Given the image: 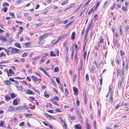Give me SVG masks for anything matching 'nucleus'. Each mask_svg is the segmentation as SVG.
I'll list each match as a JSON object with an SVG mask.
<instances>
[{
  "label": "nucleus",
  "instance_id": "1",
  "mask_svg": "<svg viewBox=\"0 0 129 129\" xmlns=\"http://www.w3.org/2000/svg\"><path fill=\"white\" fill-rule=\"evenodd\" d=\"M19 49L15 48H13L11 50L10 53L11 55L14 54L15 53L17 54L18 53V52H19Z\"/></svg>",
  "mask_w": 129,
  "mask_h": 129
},
{
  "label": "nucleus",
  "instance_id": "2",
  "mask_svg": "<svg viewBox=\"0 0 129 129\" xmlns=\"http://www.w3.org/2000/svg\"><path fill=\"white\" fill-rule=\"evenodd\" d=\"M49 35V34H45L43 35L40 36L39 38V39L40 40H42L47 37Z\"/></svg>",
  "mask_w": 129,
  "mask_h": 129
},
{
  "label": "nucleus",
  "instance_id": "3",
  "mask_svg": "<svg viewBox=\"0 0 129 129\" xmlns=\"http://www.w3.org/2000/svg\"><path fill=\"white\" fill-rule=\"evenodd\" d=\"M45 116L46 118H48V119L50 120L52 119L54 120H55V119L54 118H53L52 116L49 115L48 114L46 113H45Z\"/></svg>",
  "mask_w": 129,
  "mask_h": 129
},
{
  "label": "nucleus",
  "instance_id": "4",
  "mask_svg": "<svg viewBox=\"0 0 129 129\" xmlns=\"http://www.w3.org/2000/svg\"><path fill=\"white\" fill-rule=\"evenodd\" d=\"M73 89L74 92V94L76 95H78V92L77 88H76L75 87H73Z\"/></svg>",
  "mask_w": 129,
  "mask_h": 129
},
{
  "label": "nucleus",
  "instance_id": "5",
  "mask_svg": "<svg viewBox=\"0 0 129 129\" xmlns=\"http://www.w3.org/2000/svg\"><path fill=\"white\" fill-rule=\"evenodd\" d=\"M31 79L33 81H35L36 83V82L38 81V79L36 76H32L31 77Z\"/></svg>",
  "mask_w": 129,
  "mask_h": 129
},
{
  "label": "nucleus",
  "instance_id": "6",
  "mask_svg": "<svg viewBox=\"0 0 129 129\" xmlns=\"http://www.w3.org/2000/svg\"><path fill=\"white\" fill-rule=\"evenodd\" d=\"M9 110L11 111L15 112V108L14 107L10 106L9 108Z\"/></svg>",
  "mask_w": 129,
  "mask_h": 129
},
{
  "label": "nucleus",
  "instance_id": "7",
  "mask_svg": "<svg viewBox=\"0 0 129 129\" xmlns=\"http://www.w3.org/2000/svg\"><path fill=\"white\" fill-rule=\"evenodd\" d=\"M8 44L9 45L11 44L13 42V40L11 38H9L8 39Z\"/></svg>",
  "mask_w": 129,
  "mask_h": 129
},
{
  "label": "nucleus",
  "instance_id": "8",
  "mask_svg": "<svg viewBox=\"0 0 129 129\" xmlns=\"http://www.w3.org/2000/svg\"><path fill=\"white\" fill-rule=\"evenodd\" d=\"M27 93L29 94H34L33 91L30 89L28 90L27 91Z\"/></svg>",
  "mask_w": 129,
  "mask_h": 129
},
{
  "label": "nucleus",
  "instance_id": "9",
  "mask_svg": "<svg viewBox=\"0 0 129 129\" xmlns=\"http://www.w3.org/2000/svg\"><path fill=\"white\" fill-rule=\"evenodd\" d=\"M13 104L14 105H16L18 104L17 100L16 99H15L14 100Z\"/></svg>",
  "mask_w": 129,
  "mask_h": 129
},
{
  "label": "nucleus",
  "instance_id": "10",
  "mask_svg": "<svg viewBox=\"0 0 129 129\" xmlns=\"http://www.w3.org/2000/svg\"><path fill=\"white\" fill-rule=\"evenodd\" d=\"M0 40L1 41H3L4 42H6L7 40L6 38L4 36L1 37Z\"/></svg>",
  "mask_w": 129,
  "mask_h": 129
},
{
  "label": "nucleus",
  "instance_id": "11",
  "mask_svg": "<svg viewBox=\"0 0 129 129\" xmlns=\"http://www.w3.org/2000/svg\"><path fill=\"white\" fill-rule=\"evenodd\" d=\"M25 116L27 117H30V116H31L33 115L32 114H28L27 113H25L24 114Z\"/></svg>",
  "mask_w": 129,
  "mask_h": 129
},
{
  "label": "nucleus",
  "instance_id": "12",
  "mask_svg": "<svg viewBox=\"0 0 129 129\" xmlns=\"http://www.w3.org/2000/svg\"><path fill=\"white\" fill-rule=\"evenodd\" d=\"M78 58L77 57V53H76L75 55L74 59V61L75 62V63H77L78 61Z\"/></svg>",
  "mask_w": 129,
  "mask_h": 129
},
{
  "label": "nucleus",
  "instance_id": "13",
  "mask_svg": "<svg viewBox=\"0 0 129 129\" xmlns=\"http://www.w3.org/2000/svg\"><path fill=\"white\" fill-rule=\"evenodd\" d=\"M74 127L76 129H82L79 126V124H77L74 126Z\"/></svg>",
  "mask_w": 129,
  "mask_h": 129
},
{
  "label": "nucleus",
  "instance_id": "14",
  "mask_svg": "<svg viewBox=\"0 0 129 129\" xmlns=\"http://www.w3.org/2000/svg\"><path fill=\"white\" fill-rule=\"evenodd\" d=\"M75 33L74 32H73L72 34L71 37L73 40H74L75 37Z\"/></svg>",
  "mask_w": 129,
  "mask_h": 129
},
{
  "label": "nucleus",
  "instance_id": "15",
  "mask_svg": "<svg viewBox=\"0 0 129 129\" xmlns=\"http://www.w3.org/2000/svg\"><path fill=\"white\" fill-rule=\"evenodd\" d=\"M4 83L6 85H9L11 83V82L10 80H6V82H4Z\"/></svg>",
  "mask_w": 129,
  "mask_h": 129
},
{
  "label": "nucleus",
  "instance_id": "16",
  "mask_svg": "<svg viewBox=\"0 0 129 129\" xmlns=\"http://www.w3.org/2000/svg\"><path fill=\"white\" fill-rule=\"evenodd\" d=\"M11 98L10 96H8L7 95L5 96V100L7 101L8 102L9 100H11Z\"/></svg>",
  "mask_w": 129,
  "mask_h": 129
},
{
  "label": "nucleus",
  "instance_id": "17",
  "mask_svg": "<svg viewBox=\"0 0 129 129\" xmlns=\"http://www.w3.org/2000/svg\"><path fill=\"white\" fill-rule=\"evenodd\" d=\"M22 108V107L21 106H19L15 108V111H18L20 110Z\"/></svg>",
  "mask_w": 129,
  "mask_h": 129
},
{
  "label": "nucleus",
  "instance_id": "18",
  "mask_svg": "<svg viewBox=\"0 0 129 129\" xmlns=\"http://www.w3.org/2000/svg\"><path fill=\"white\" fill-rule=\"evenodd\" d=\"M94 8H95L94 6H93L92 7V8H91V9L88 12V15L90 14L91 13L93 10H94Z\"/></svg>",
  "mask_w": 129,
  "mask_h": 129
},
{
  "label": "nucleus",
  "instance_id": "19",
  "mask_svg": "<svg viewBox=\"0 0 129 129\" xmlns=\"http://www.w3.org/2000/svg\"><path fill=\"white\" fill-rule=\"evenodd\" d=\"M14 46L19 48H21V46L20 44L18 43H15Z\"/></svg>",
  "mask_w": 129,
  "mask_h": 129
},
{
  "label": "nucleus",
  "instance_id": "20",
  "mask_svg": "<svg viewBox=\"0 0 129 129\" xmlns=\"http://www.w3.org/2000/svg\"><path fill=\"white\" fill-rule=\"evenodd\" d=\"M89 29V28H88L86 30V33L85 34V36L84 38V39H85L86 37H87Z\"/></svg>",
  "mask_w": 129,
  "mask_h": 129
},
{
  "label": "nucleus",
  "instance_id": "21",
  "mask_svg": "<svg viewBox=\"0 0 129 129\" xmlns=\"http://www.w3.org/2000/svg\"><path fill=\"white\" fill-rule=\"evenodd\" d=\"M44 43V41L42 40H40L39 43V44L40 45H43Z\"/></svg>",
  "mask_w": 129,
  "mask_h": 129
},
{
  "label": "nucleus",
  "instance_id": "22",
  "mask_svg": "<svg viewBox=\"0 0 129 129\" xmlns=\"http://www.w3.org/2000/svg\"><path fill=\"white\" fill-rule=\"evenodd\" d=\"M9 15L11 16L12 17L14 18H15V16L14 14V13L13 12V13H9Z\"/></svg>",
  "mask_w": 129,
  "mask_h": 129
},
{
  "label": "nucleus",
  "instance_id": "23",
  "mask_svg": "<svg viewBox=\"0 0 129 129\" xmlns=\"http://www.w3.org/2000/svg\"><path fill=\"white\" fill-rule=\"evenodd\" d=\"M30 44V43L27 42L24 44V46L26 47H28Z\"/></svg>",
  "mask_w": 129,
  "mask_h": 129
},
{
  "label": "nucleus",
  "instance_id": "24",
  "mask_svg": "<svg viewBox=\"0 0 129 129\" xmlns=\"http://www.w3.org/2000/svg\"><path fill=\"white\" fill-rule=\"evenodd\" d=\"M10 95L12 99L14 98L16 96L15 94L13 93H11L10 94Z\"/></svg>",
  "mask_w": 129,
  "mask_h": 129
},
{
  "label": "nucleus",
  "instance_id": "25",
  "mask_svg": "<svg viewBox=\"0 0 129 129\" xmlns=\"http://www.w3.org/2000/svg\"><path fill=\"white\" fill-rule=\"evenodd\" d=\"M110 100L111 103H112L113 102V93H111V94L110 96Z\"/></svg>",
  "mask_w": 129,
  "mask_h": 129
},
{
  "label": "nucleus",
  "instance_id": "26",
  "mask_svg": "<svg viewBox=\"0 0 129 129\" xmlns=\"http://www.w3.org/2000/svg\"><path fill=\"white\" fill-rule=\"evenodd\" d=\"M65 95L66 96H67V95L69 94V91L68 90V89L67 88H65Z\"/></svg>",
  "mask_w": 129,
  "mask_h": 129
},
{
  "label": "nucleus",
  "instance_id": "27",
  "mask_svg": "<svg viewBox=\"0 0 129 129\" xmlns=\"http://www.w3.org/2000/svg\"><path fill=\"white\" fill-rule=\"evenodd\" d=\"M82 4H80L77 7V8L76 9L75 11H74L75 13L76 12V11H78V10L81 7Z\"/></svg>",
  "mask_w": 129,
  "mask_h": 129
},
{
  "label": "nucleus",
  "instance_id": "28",
  "mask_svg": "<svg viewBox=\"0 0 129 129\" xmlns=\"http://www.w3.org/2000/svg\"><path fill=\"white\" fill-rule=\"evenodd\" d=\"M44 23L42 22V23H39L38 24H37L35 25V26L36 27H38L39 26H40L42 25Z\"/></svg>",
  "mask_w": 129,
  "mask_h": 129
},
{
  "label": "nucleus",
  "instance_id": "29",
  "mask_svg": "<svg viewBox=\"0 0 129 129\" xmlns=\"http://www.w3.org/2000/svg\"><path fill=\"white\" fill-rule=\"evenodd\" d=\"M86 127L87 129H91L90 125L88 123H86Z\"/></svg>",
  "mask_w": 129,
  "mask_h": 129
},
{
  "label": "nucleus",
  "instance_id": "30",
  "mask_svg": "<svg viewBox=\"0 0 129 129\" xmlns=\"http://www.w3.org/2000/svg\"><path fill=\"white\" fill-rule=\"evenodd\" d=\"M50 55L52 57H55L56 55V54H55L53 51H51L50 52Z\"/></svg>",
  "mask_w": 129,
  "mask_h": 129
},
{
  "label": "nucleus",
  "instance_id": "31",
  "mask_svg": "<svg viewBox=\"0 0 129 129\" xmlns=\"http://www.w3.org/2000/svg\"><path fill=\"white\" fill-rule=\"evenodd\" d=\"M100 3V2L99 1L97 3V4H96V7H95L94 9V10H96V9H97L98 7L99 6Z\"/></svg>",
  "mask_w": 129,
  "mask_h": 129
},
{
  "label": "nucleus",
  "instance_id": "32",
  "mask_svg": "<svg viewBox=\"0 0 129 129\" xmlns=\"http://www.w3.org/2000/svg\"><path fill=\"white\" fill-rule=\"evenodd\" d=\"M98 18V16L97 14H95L94 16V19L95 20H97Z\"/></svg>",
  "mask_w": 129,
  "mask_h": 129
},
{
  "label": "nucleus",
  "instance_id": "33",
  "mask_svg": "<svg viewBox=\"0 0 129 129\" xmlns=\"http://www.w3.org/2000/svg\"><path fill=\"white\" fill-rule=\"evenodd\" d=\"M6 54L3 52H2L0 54V58L2 57V56H5Z\"/></svg>",
  "mask_w": 129,
  "mask_h": 129
},
{
  "label": "nucleus",
  "instance_id": "34",
  "mask_svg": "<svg viewBox=\"0 0 129 129\" xmlns=\"http://www.w3.org/2000/svg\"><path fill=\"white\" fill-rule=\"evenodd\" d=\"M76 103L77 105V106H78L79 104V101L78 97H77L76 101Z\"/></svg>",
  "mask_w": 129,
  "mask_h": 129
},
{
  "label": "nucleus",
  "instance_id": "35",
  "mask_svg": "<svg viewBox=\"0 0 129 129\" xmlns=\"http://www.w3.org/2000/svg\"><path fill=\"white\" fill-rule=\"evenodd\" d=\"M120 70L119 69H118L117 72V76H120Z\"/></svg>",
  "mask_w": 129,
  "mask_h": 129
},
{
  "label": "nucleus",
  "instance_id": "36",
  "mask_svg": "<svg viewBox=\"0 0 129 129\" xmlns=\"http://www.w3.org/2000/svg\"><path fill=\"white\" fill-rule=\"evenodd\" d=\"M93 124L94 129H97L96 125V122L94 120H93Z\"/></svg>",
  "mask_w": 129,
  "mask_h": 129
},
{
  "label": "nucleus",
  "instance_id": "37",
  "mask_svg": "<svg viewBox=\"0 0 129 129\" xmlns=\"http://www.w3.org/2000/svg\"><path fill=\"white\" fill-rule=\"evenodd\" d=\"M93 124L94 129H97L96 125V122L94 120H93Z\"/></svg>",
  "mask_w": 129,
  "mask_h": 129
},
{
  "label": "nucleus",
  "instance_id": "38",
  "mask_svg": "<svg viewBox=\"0 0 129 129\" xmlns=\"http://www.w3.org/2000/svg\"><path fill=\"white\" fill-rule=\"evenodd\" d=\"M59 69L58 67H56L54 70V72H58L59 70Z\"/></svg>",
  "mask_w": 129,
  "mask_h": 129
},
{
  "label": "nucleus",
  "instance_id": "39",
  "mask_svg": "<svg viewBox=\"0 0 129 129\" xmlns=\"http://www.w3.org/2000/svg\"><path fill=\"white\" fill-rule=\"evenodd\" d=\"M58 42L57 41H56L55 40H53L51 42V43L52 44H55L56 43H57Z\"/></svg>",
  "mask_w": 129,
  "mask_h": 129
},
{
  "label": "nucleus",
  "instance_id": "40",
  "mask_svg": "<svg viewBox=\"0 0 129 129\" xmlns=\"http://www.w3.org/2000/svg\"><path fill=\"white\" fill-rule=\"evenodd\" d=\"M69 117L70 118L71 120H74L75 119V116H70Z\"/></svg>",
  "mask_w": 129,
  "mask_h": 129
},
{
  "label": "nucleus",
  "instance_id": "41",
  "mask_svg": "<svg viewBox=\"0 0 129 129\" xmlns=\"http://www.w3.org/2000/svg\"><path fill=\"white\" fill-rule=\"evenodd\" d=\"M9 4L8 3H7L5 2L3 3V7L6 6H9Z\"/></svg>",
  "mask_w": 129,
  "mask_h": 129
},
{
  "label": "nucleus",
  "instance_id": "42",
  "mask_svg": "<svg viewBox=\"0 0 129 129\" xmlns=\"http://www.w3.org/2000/svg\"><path fill=\"white\" fill-rule=\"evenodd\" d=\"M68 1L67 0H65L64 1V2L61 3V4L62 5H63L65 4H66L68 3Z\"/></svg>",
  "mask_w": 129,
  "mask_h": 129
},
{
  "label": "nucleus",
  "instance_id": "43",
  "mask_svg": "<svg viewBox=\"0 0 129 129\" xmlns=\"http://www.w3.org/2000/svg\"><path fill=\"white\" fill-rule=\"evenodd\" d=\"M68 36V34H63L61 35V37H62L63 39V38H64Z\"/></svg>",
  "mask_w": 129,
  "mask_h": 129
},
{
  "label": "nucleus",
  "instance_id": "44",
  "mask_svg": "<svg viewBox=\"0 0 129 129\" xmlns=\"http://www.w3.org/2000/svg\"><path fill=\"white\" fill-rule=\"evenodd\" d=\"M104 39L102 38H101L100 39V41L98 42L100 43H101L103 42H104Z\"/></svg>",
  "mask_w": 129,
  "mask_h": 129
},
{
  "label": "nucleus",
  "instance_id": "45",
  "mask_svg": "<svg viewBox=\"0 0 129 129\" xmlns=\"http://www.w3.org/2000/svg\"><path fill=\"white\" fill-rule=\"evenodd\" d=\"M27 56V54L26 53H23L22 56L23 57H25Z\"/></svg>",
  "mask_w": 129,
  "mask_h": 129
},
{
  "label": "nucleus",
  "instance_id": "46",
  "mask_svg": "<svg viewBox=\"0 0 129 129\" xmlns=\"http://www.w3.org/2000/svg\"><path fill=\"white\" fill-rule=\"evenodd\" d=\"M60 20V18H57V19H54V20L53 21L54 22H58V21H59Z\"/></svg>",
  "mask_w": 129,
  "mask_h": 129
},
{
  "label": "nucleus",
  "instance_id": "47",
  "mask_svg": "<svg viewBox=\"0 0 129 129\" xmlns=\"http://www.w3.org/2000/svg\"><path fill=\"white\" fill-rule=\"evenodd\" d=\"M9 62L8 61H2L0 62V64H1L2 63H8Z\"/></svg>",
  "mask_w": 129,
  "mask_h": 129
},
{
  "label": "nucleus",
  "instance_id": "48",
  "mask_svg": "<svg viewBox=\"0 0 129 129\" xmlns=\"http://www.w3.org/2000/svg\"><path fill=\"white\" fill-rule=\"evenodd\" d=\"M15 86L18 89V90H22V88L21 86H19L17 85H16Z\"/></svg>",
  "mask_w": 129,
  "mask_h": 129
},
{
  "label": "nucleus",
  "instance_id": "49",
  "mask_svg": "<svg viewBox=\"0 0 129 129\" xmlns=\"http://www.w3.org/2000/svg\"><path fill=\"white\" fill-rule=\"evenodd\" d=\"M40 57V56H38L35 57V58H33L32 60H37Z\"/></svg>",
  "mask_w": 129,
  "mask_h": 129
},
{
  "label": "nucleus",
  "instance_id": "50",
  "mask_svg": "<svg viewBox=\"0 0 129 129\" xmlns=\"http://www.w3.org/2000/svg\"><path fill=\"white\" fill-rule=\"evenodd\" d=\"M71 22H70L67 24L66 25L65 27V28H67L71 24Z\"/></svg>",
  "mask_w": 129,
  "mask_h": 129
},
{
  "label": "nucleus",
  "instance_id": "51",
  "mask_svg": "<svg viewBox=\"0 0 129 129\" xmlns=\"http://www.w3.org/2000/svg\"><path fill=\"white\" fill-rule=\"evenodd\" d=\"M3 9L5 13L8 10V8L6 7H4Z\"/></svg>",
  "mask_w": 129,
  "mask_h": 129
},
{
  "label": "nucleus",
  "instance_id": "52",
  "mask_svg": "<svg viewBox=\"0 0 129 129\" xmlns=\"http://www.w3.org/2000/svg\"><path fill=\"white\" fill-rule=\"evenodd\" d=\"M62 39V37H61V36H60L59 37L57 41V42H58L59 41L61 40Z\"/></svg>",
  "mask_w": 129,
  "mask_h": 129
},
{
  "label": "nucleus",
  "instance_id": "53",
  "mask_svg": "<svg viewBox=\"0 0 129 129\" xmlns=\"http://www.w3.org/2000/svg\"><path fill=\"white\" fill-rule=\"evenodd\" d=\"M121 81H119L118 83V87L119 88H120L121 86Z\"/></svg>",
  "mask_w": 129,
  "mask_h": 129
},
{
  "label": "nucleus",
  "instance_id": "54",
  "mask_svg": "<svg viewBox=\"0 0 129 129\" xmlns=\"http://www.w3.org/2000/svg\"><path fill=\"white\" fill-rule=\"evenodd\" d=\"M78 116V117L79 118H80L81 120L82 119V117L81 115L80 114V113L79 112V113L77 114Z\"/></svg>",
  "mask_w": 129,
  "mask_h": 129
},
{
  "label": "nucleus",
  "instance_id": "55",
  "mask_svg": "<svg viewBox=\"0 0 129 129\" xmlns=\"http://www.w3.org/2000/svg\"><path fill=\"white\" fill-rule=\"evenodd\" d=\"M92 20L90 22L89 25V26L88 28H89V29L91 27H92L93 26V25L92 24Z\"/></svg>",
  "mask_w": 129,
  "mask_h": 129
},
{
  "label": "nucleus",
  "instance_id": "56",
  "mask_svg": "<svg viewBox=\"0 0 129 129\" xmlns=\"http://www.w3.org/2000/svg\"><path fill=\"white\" fill-rule=\"evenodd\" d=\"M55 111L57 112H61V109L59 108H57L55 110Z\"/></svg>",
  "mask_w": 129,
  "mask_h": 129
},
{
  "label": "nucleus",
  "instance_id": "57",
  "mask_svg": "<svg viewBox=\"0 0 129 129\" xmlns=\"http://www.w3.org/2000/svg\"><path fill=\"white\" fill-rule=\"evenodd\" d=\"M127 7H125L124 6H122V9L123 11H126V10Z\"/></svg>",
  "mask_w": 129,
  "mask_h": 129
},
{
  "label": "nucleus",
  "instance_id": "58",
  "mask_svg": "<svg viewBox=\"0 0 129 129\" xmlns=\"http://www.w3.org/2000/svg\"><path fill=\"white\" fill-rule=\"evenodd\" d=\"M24 125V122H21L19 124V125L20 126H22Z\"/></svg>",
  "mask_w": 129,
  "mask_h": 129
},
{
  "label": "nucleus",
  "instance_id": "59",
  "mask_svg": "<svg viewBox=\"0 0 129 129\" xmlns=\"http://www.w3.org/2000/svg\"><path fill=\"white\" fill-rule=\"evenodd\" d=\"M14 78L15 79H23V78H20L19 77H14Z\"/></svg>",
  "mask_w": 129,
  "mask_h": 129
},
{
  "label": "nucleus",
  "instance_id": "60",
  "mask_svg": "<svg viewBox=\"0 0 129 129\" xmlns=\"http://www.w3.org/2000/svg\"><path fill=\"white\" fill-rule=\"evenodd\" d=\"M120 55L121 56H122L124 54V52L121 50L120 51Z\"/></svg>",
  "mask_w": 129,
  "mask_h": 129
},
{
  "label": "nucleus",
  "instance_id": "61",
  "mask_svg": "<svg viewBox=\"0 0 129 129\" xmlns=\"http://www.w3.org/2000/svg\"><path fill=\"white\" fill-rule=\"evenodd\" d=\"M107 3H108L107 1H106L105 2V3H104V4L103 6V8H105V7L106 6V5H107Z\"/></svg>",
  "mask_w": 129,
  "mask_h": 129
},
{
  "label": "nucleus",
  "instance_id": "62",
  "mask_svg": "<svg viewBox=\"0 0 129 129\" xmlns=\"http://www.w3.org/2000/svg\"><path fill=\"white\" fill-rule=\"evenodd\" d=\"M113 44L115 45H116L117 44V41L116 40H114V39H113Z\"/></svg>",
  "mask_w": 129,
  "mask_h": 129
},
{
  "label": "nucleus",
  "instance_id": "63",
  "mask_svg": "<svg viewBox=\"0 0 129 129\" xmlns=\"http://www.w3.org/2000/svg\"><path fill=\"white\" fill-rule=\"evenodd\" d=\"M88 75V74L86 75V81H88L89 80Z\"/></svg>",
  "mask_w": 129,
  "mask_h": 129
},
{
  "label": "nucleus",
  "instance_id": "64",
  "mask_svg": "<svg viewBox=\"0 0 129 129\" xmlns=\"http://www.w3.org/2000/svg\"><path fill=\"white\" fill-rule=\"evenodd\" d=\"M29 98L30 100H31L32 101H34L35 100V98L34 97L30 96L29 97Z\"/></svg>",
  "mask_w": 129,
  "mask_h": 129
}]
</instances>
